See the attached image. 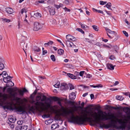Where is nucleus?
Segmentation results:
<instances>
[{
  "label": "nucleus",
  "instance_id": "nucleus-22",
  "mask_svg": "<svg viewBox=\"0 0 130 130\" xmlns=\"http://www.w3.org/2000/svg\"><path fill=\"white\" fill-rule=\"evenodd\" d=\"M41 16V14L38 12L35 13L34 15V17L36 18L40 17Z\"/></svg>",
  "mask_w": 130,
  "mask_h": 130
},
{
  "label": "nucleus",
  "instance_id": "nucleus-60",
  "mask_svg": "<svg viewBox=\"0 0 130 130\" xmlns=\"http://www.w3.org/2000/svg\"><path fill=\"white\" fill-rule=\"evenodd\" d=\"M97 12H98V13H102V14H103V11H102V10H98Z\"/></svg>",
  "mask_w": 130,
  "mask_h": 130
},
{
  "label": "nucleus",
  "instance_id": "nucleus-35",
  "mask_svg": "<svg viewBox=\"0 0 130 130\" xmlns=\"http://www.w3.org/2000/svg\"><path fill=\"white\" fill-rule=\"evenodd\" d=\"M92 27H93V28L96 31H98L99 30V27L95 26V25H93L92 26Z\"/></svg>",
  "mask_w": 130,
  "mask_h": 130
},
{
  "label": "nucleus",
  "instance_id": "nucleus-37",
  "mask_svg": "<svg viewBox=\"0 0 130 130\" xmlns=\"http://www.w3.org/2000/svg\"><path fill=\"white\" fill-rule=\"evenodd\" d=\"M60 86V83L59 82L57 83L56 84L54 85V86L56 88H58Z\"/></svg>",
  "mask_w": 130,
  "mask_h": 130
},
{
  "label": "nucleus",
  "instance_id": "nucleus-2",
  "mask_svg": "<svg viewBox=\"0 0 130 130\" xmlns=\"http://www.w3.org/2000/svg\"><path fill=\"white\" fill-rule=\"evenodd\" d=\"M98 112L101 113L102 115V118H101V115L98 114L95 112L89 111L88 115V117L91 118V120H87V121H88L91 123L93 121L94 123L91 124V125H95L100 128H103L105 127L108 128H112L110 129L109 130H115L113 129L114 128H118V126L115 124L113 123H111L105 125L103 122L100 121L101 120H110L112 122H116V121L114 120L116 118L115 116L112 114L109 115L108 116L109 117H106V116L103 114L104 112L102 111H99Z\"/></svg>",
  "mask_w": 130,
  "mask_h": 130
},
{
  "label": "nucleus",
  "instance_id": "nucleus-31",
  "mask_svg": "<svg viewBox=\"0 0 130 130\" xmlns=\"http://www.w3.org/2000/svg\"><path fill=\"white\" fill-rule=\"evenodd\" d=\"M52 99L55 101L60 100V99L59 98L57 97H53L52 98Z\"/></svg>",
  "mask_w": 130,
  "mask_h": 130
},
{
  "label": "nucleus",
  "instance_id": "nucleus-33",
  "mask_svg": "<svg viewBox=\"0 0 130 130\" xmlns=\"http://www.w3.org/2000/svg\"><path fill=\"white\" fill-rule=\"evenodd\" d=\"M4 68V64L0 62V70H2Z\"/></svg>",
  "mask_w": 130,
  "mask_h": 130
},
{
  "label": "nucleus",
  "instance_id": "nucleus-25",
  "mask_svg": "<svg viewBox=\"0 0 130 130\" xmlns=\"http://www.w3.org/2000/svg\"><path fill=\"white\" fill-rule=\"evenodd\" d=\"M111 4L110 3H107V4H106L105 6H104V7H106L108 9H110L111 10H112V9L109 8H110V7L111 6Z\"/></svg>",
  "mask_w": 130,
  "mask_h": 130
},
{
  "label": "nucleus",
  "instance_id": "nucleus-14",
  "mask_svg": "<svg viewBox=\"0 0 130 130\" xmlns=\"http://www.w3.org/2000/svg\"><path fill=\"white\" fill-rule=\"evenodd\" d=\"M69 99L70 100H73L76 98L75 93L74 92H72L69 96Z\"/></svg>",
  "mask_w": 130,
  "mask_h": 130
},
{
  "label": "nucleus",
  "instance_id": "nucleus-50",
  "mask_svg": "<svg viewBox=\"0 0 130 130\" xmlns=\"http://www.w3.org/2000/svg\"><path fill=\"white\" fill-rule=\"evenodd\" d=\"M26 11L24 9H22L21 10V13L22 14L23 13L26 12Z\"/></svg>",
  "mask_w": 130,
  "mask_h": 130
},
{
  "label": "nucleus",
  "instance_id": "nucleus-52",
  "mask_svg": "<svg viewBox=\"0 0 130 130\" xmlns=\"http://www.w3.org/2000/svg\"><path fill=\"white\" fill-rule=\"evenodd\" d=\"M53 43V42L52 41H50L48 42V45H51Z\"/></svg>",
  "mask_w": 130,
  "mask_h": 130
},
{
  "label": "nucleus",
  "instance_id": "nucleus-13",
  "mask_svg": "<svg viewBox=\"0 0 130 130\" xmlns=\"http://www.w3.org/2000/svg\"><path fill=\"white\" fill-rule=\"evenodd\" d=\"M68 88V85L67 84L63 83L61 84L60 89L62 90L67 89Z\"/></svg>",
  "mask_w": 130,
  "mask_h": 130
},
{
  "label": "nucleus",
  "instance_id": "nucleus-36",
  "mask_svg": "<svg viewBox=\"0 0 130 130\" xmlns=\"http://www.w3.org/2000/svg\"><path fill=\"white\" fill-rule=\"evenodd\" d=\"M46 99V97L45 95H43L42 96V98L41 99V101L42 102H43L45 101Z\"/></svg>",
  "mask_w": 130,
  "mask_h": 130
},
{
  "label": "nucleus",
  "instance_id": "nucleus-8",
  "mask_svg": "<svg viewBox=\"0 0 130 130\" xmlns=\"http://www.w3.org/2000/svg\"><path fill=\"white\" fill-rule=\"evenodd\" d=\"M12 96L10 98L12 101H16L17 103H20V102L19 101L20 98L17 97L18 95V93L16 92H14V93L11 94Z\"/></svg>",
  "mask_w": 130,
  "mask_h": 130
},
{
  "label": "nucleus",
  "instance_id": "nucleus-18",
  "mask_svg": "<svg viewBox=\"0 0 130 130\" xmlns=\"http://www.w3.org/2000/svg\"><path fill=\"white\" fill-rule=\"evenodd\" d=\"M8 78V77H4L3 78V80L4 82H5L6 83H7L9 81L10 82L13 84L11 86H13L14 85V83H12L11 81V80L10 79V80H8L7 79Z\"/></svg>",
  "mask_w": 130,
  "mask_h": 130
},
{
  "label": "nucleus",
  "instance_id": "nucleus-56",
  "mask_svg": "<svg viewBox=\"0 0 130 130\" xmlns=\"http://www.w3.org/2000/svg\"><path fill=\"white\" fill-rule=\"evenodd\" d=\"M11 127L12 128H14V123H13L12 124H11Z\"/></svg>",
  "mask_w": 130,
  "mask_h": 130
},
{
  "label": "nucleus",
  "instance_id": "nucleus-6",
  "mask_svg": "<svg viewBox=\"0 0 130 130\" xmlns=\"http://www.w3.org/2000/svg\"><path fill=\"white\" fill-rule=\"evenodd\" d=\"M116 121L120 124L121 125L118 127L120 129H124L126 127V124L128 122V120L125 119H124V121H123L122 119H119L117 118L116 119Z\"/></svg>",
  "mask_w": 130,
  "mask_h": 130
},
{
  "label": "nucleus",
  "instance_id": "nucleus-34",
  "mask_svg": "<svg viewBox=\"0 0 130 130\" xmlns=\"http://www.w3.org/2000/svg\"><path fill=\"white\" fill-rule=\"evenodd\" d=\"M51 58L53 61H55V57L54 55H51Z\"/></svg>",
  "mask_w": 130,
  "mask_h": 130
},
{
  "label": "nucleus",
  "instance_id": "nucleus-29",
  "mask_svg": "<svg viewBox=\"0 0 130 130\" xmlns=\"http://www.w3.org/2000/svg\"><path fill=\"white\" fill-rule=\"evenodd\" d=\"M37 92V91L35 90L33 92V93L31 95L30 97L31 98H34L35 95L36 94Z\"/></svg>",
  "mask_w": 130,
  "mask_h": 130
},
{
  "label": "nucleus",
  "instance_id": "nucleus-38",
  "mask_svg": "<svg viewBox=\"0 0 130 130\" xmlns=\"http://www.w3.org/2000/svg\"><path fill=\"white\" fill-rule=\"evenodd\" d=\"M67 103L68 104H71L72 105H74V102H73L70 101H68L67 102Z\"/></svg>",
  "mask_w": 130,
  "mask_h": 130
},
{
  "label": "nucleus",
  "instance_id": "nucleus-26",
  "mask_svg": "<svg viewBox=\"0 0 130 130\" xmlns=\"http://www.w3.org/2000/svg\"><path fill=\"white\" fill-rule=\"evenodd\" d=\"M20 130H26L27 128V126L26 125H24L23 126H21Z\"/></svg>",
  "mask_w": 130,
  "mask_h": 130
},
{
  "label": "nucleus",
  "instance_id": "nucleus-16",
  "mask_svg": "<svg viewBox=\"0 0 130 130\" xmlns=\"http://www.w3.org/2000/svg\"><path fill=\"white\" fill-rule=\"evenodd\" d=\"M107 66L108 69L111 70H113L114 69V67H115L116 66H113L111 64L108 63L107 64Z\"/></svg>",
  "mask_w": 130,
  "mask_h": 130
},
{
  "label": "nucleus",
  "instance_id": "nucleus-17",
  "mask_svg": "<svg viewBox=\"0 0 130 130\" xmlns=\"http://www.w3.org/2000/svg\"><path fill=\"white\" fill-rule=\"evenodd\" d=\"M7 91L9 94V97L10 98L12 96L11 94H13L14 93V92H15L12 91V89L9 88H8L7 89Z\"/></svg>",
  "mask_w": 130,
  "mask_h": 130
},
{
  "label": "nucleus",
  "instance_id": "nucleus-57",
  "mask_svg": "<svg viewBox=\"0 0 130 130\" xmlns=\"http://www.w3.org/2000/svg\"><path fill=\"white\" fill-rule=\"evenodd\" d=\"M54 6L57 9H58L59 8H60L58 5L55 4L54 5Z\"/></svg>",
  "mask_w": 130,
  "mask_h": 130
},
{
  "label": "nucleus",
  "instance_id": "nucleus-30",
  "mask_svg": "<svg viewBox=\"0 0 130 130\" xmlns=\"http://www.w3.org/2000/svg\"><path fill=\"white\" fill-rule=\"evenodd\" d=\"M2 20L4 22L9 23L11 21L10 20L5 18H3L2 19Z\"/></svg>",
  "mask_w": 130,
  "mask_h": 130
},
{
  "label": "nucleus",
  "instance_id": "nucleus-42",
  "mask_svg": "<svg viewBox=\"0 0 130 130\" xmlns=\"http://www.w3.org/2000/svg\"><path fill=\"white\" fill-rule=\"evenodd\" d=\"M123 32L125 36L127 37L128 36V34L125 31L123 30Z\"/></svg>",
  "mask_w": 130,
  "mask_h": 130
},
{
  "label": "nucleus",
  "instance_id": "nucleus-7",
  "mask_svg": "<svg viewBox=\"0 0 130 130\" xmlns=\"http://www.w3.org/2000/svg\"><path fill=\"white\" fill-rule=\"evenodd\" d=\"M108 32H107V34L108 37L111 39H112L113 41H116L117 39V34L115 33L114 31H112L110 30H108Z\"/></svg>",
  "mask_w": 130,
  "mask_h": 130
},
{
  "label": "nucleus",
  "instance_id": "nucleus-19",
  "mask_svg": "<svg viewBox=\"0 0 130 130\" xmlns=\"http://www.w3.org/2000/svg\"><path fill=\"white\" fill-rule=\"evenodd\" d=\"M67 75L69 77L72 79H76V76L74 75L73 74L68 73L67 74Z\"/></svg>",
  "mask_w": 130,
  "mask_h": 130
},
{
  "label": "nucleus",
  "instance_id": "nucleus-10",
  "mask_svg": "<svg viewBox=\"0 0 130 130\" xmlns=\"http://www.w3.org/2000/svg\"><path fill=\"white\" fill-rule=\"evenodd\" d=\"M41 28V25L37 22H35L34 24V30L37 31L40 29Z\"/></svg>",
  "mask_w": 130,
  "mask_h": 130
},
{
  "label": "nucleus",
  "instance_id": "nucleus-43",
  "mask_svg": "<svg viewBox=\"0 0 130 130\" xmlns=\"http://www.w3.org/2000/svg\"><path fill=\"white\" fill-rule=\"evenodd\" d=\"M79 24L81 25V27L83 29H85L86 28V27L84 25L82 24V23H79Z\"/></svg>",
  "mask_w": 130,
  "mask_h": 130
},
{
  "label": "nucleus",
  "instance_id": "nucleus-64",
  "mask_svg": "<svg viewBox=\"0 0 130 130\" xmlns=\"http://www.w3.org/2000/svg\"><path fill=\"white\" fill-rule=\"evenodd\" d=\"M86 13L87 15H90V13L89 11H86Z\"/></svg>",
  "mask_w": 130,
  "mask_h": 130
},
{
  "label": "nucleus",
  "instance_id": "nucleus-24",
  "mask_svg": "<svg viewBox=\"0 0 130 130\" xmlns=\"http://www.w3.org/2000/svg\"><path fill=\"white\" fill-rule=\"evenodd\" d=\"M116 98L118 100L120 101H122L123 99V97L120 95L117 96H116Z\"/></svg>",
  "mask_w": 130,
  "mask_h": 130
},
{
  "label": "nucleus",
  "instance_id": "nucleus-11",
  "mask_svg": "<svg viewBox=\"0 0 130 130\" xmlns=\"http://www.w3.org/2000/svg\"><path fill=\"white\" fill-rule=\"evenodd\" d=\"M48 9L50 15H53L55 14V11L54 8L52 7L51 6H49L48 7Z\"/></svg>",
  "mask_w": 130,
  "mask_h": 130
},
{
  "label": "nucleus",
  "instance_id": "nucleus-5",
  "mask_svg": "<svg viewBox=\"0 0 130 130\" xmlns=\"http://www.w3.org/2000/svg\"><path fill=\"white\" fill-rule=\"evenodd\" d=\"M66 39L67 40H66V42L67 45L69 47H71L74 48H75L76 47V46L71 41H75L76 38L73 36L68 35L66 36Z\"/></svg>",
  "mask_w": 130,
  "mask_h": 130
},
{
  "label": "nucleus",
  "instance_id": "nucleus-62",
  "mask_svg": "<svg viewBox=\"0 0 130 130\" xmlns=\"http://www.w3.org/2000/svg\"><path fill=\"white\" fill-rule=\"evenodd\" d=\"M105 11L106 12V13L108 14V15H111V14L110 13H109V11H107L106 10H105Z\"/></svg>",
  "mask_w": 130,
  "mask_h": 130
},
{
  "label": "nucleus",
  "instance_id": "nucleus-54",
  "mask_svg": "<svg viewBox=\"0 0 130 130\" xmlns=\"http://www.w3.org/2000/svg\"><path fill=\"white\" fill-rule=\"evenodd\" d=\"M97 87L98 88H101L103 87V86L101 84H99L98 85H96Z\"/></svg>",
  "mask_w": 130,
  "mask_h": 130
},
{
  "label": "nucleus",
  "instance_id": "nucleus-53",
  "mask_svg": "<svg viewBox=\"0 0 130 130\" xmlns=\"http://www.w3.org/2000/svg\"><path fill=\"white\" fill-rule=\"evenodd\" d=\"M119 84V82L118 81H116L113 84V86H115Z\"/></svg>",
  "mask_w": 130,
  "mask_h": 130
},
{
  "label": "nucleus",
  "instance_id": "nucleus-63",
  "mask_svg": "<svg viewBox=\"0 0 130 130\" xmlns=\"http://www.w3.org/2000/svg\"><path fill=\"white\" fill-rule=\"evenodd\" d=\"M92 10H93V11L94 12H97L98 11V10H97L96 9H95L94 8H92Z\"/></svg>",
  "mask_w": 130,
  "mask_h": 130
},
{
  "label": "nucleus",
  "instance_id": "nucleus-3",
  "mask_svg": "<svg viewBox=\"0 0 130 130\" xmlns=\"http://www.w3.org/2000/svg\"><path fill=\"white\" fill-rule=\"evenodd\" d=\"M42 95H40L37 96L36 98V101L32 100L30 101V103L33 105L29 107V111L33 112L35 110L38 111L40 112H42L45 109L42 106H44V104L39 101L41 98Z\"/></svg>",
  "mask_w": 130,
  "mask_h": 130
},
{
  "label": "nucleus",
  "instance_id": "nucleus-12",
  "mask_svg": "<svg viewBox=\"0 0 130 130\" xmlns=\"http://www.w3.org/2000/svg\"><path fill=\"white\" fill-rule=\"evenodd\" d=\"M9 122H8L10 125L11 124V123L14 122L16 121V119L15 118H13L12 116H10L9 118Z\"/></svg>",
  "mask_w": 130,
  "mask_h": 130
},
{
  "label": "nucleus",
  "instance_id": "nucleus-58",
  "mask_svg": "<svg viewBox=\"0 0 130 130\" xmlns=\"http://www.w3.org/2000/svg\"><path fill=\"white\" fill-rule=\"evenodd\" d=\"M125 22L127 24L129 25L130 24V23H129L127 21V20L126 19H125Z\"/></svg>",
  "mask_w": 130,
  "mask_h": 130
},
{
  "label": "nucleus",
  "instance_id": "nucleus-41",
  "mask_svg": "<svg viewBox=\"0 0 130 130\" xmlns=\"http://www.w3.org/2000/svg\"><path fill=\"white\" fill-rule=\"evenodd\" d=\"M69 86L70 87V89L71 90L74 89V86L72 84H70L69 85Z\"/></svg>",
  "mask_w": 130,
  "mask_h": 130
},
{
  "label": "nucleus",
  "instance_id": "nucleus-45",
  "mask_svg": "<svg viewBox=\"0 0 130 130\" xmlns=\"http://www.w3.org/2000/svg\"><path fill=\"white\" fill-rule=\"evenodd\" d=\"M77 30H78L79 31L81 32L82 34H84V32L80 28H77Z\"/></svg>",
  "mask_w": 130,
  "mask_h": 130
},
{
  "label": "nucleus",
  "instance_id": "nucleus-40",
  "mask_svg": "<svg viewBox=\"0 0 130 130\" xmlns=\"http://www.w3.org/2000/svg\"><path fill=\"white\" fill-rule=\"evenodd\" d=\"M107 3V2L101 1L100 2V3L101 5H104Z\"/></svg>",
  "mask_w": 130,
  "mask_h": 130
},
{
  "label": "nucleus",
  "instance_id": "nucleus-21",
  "mask_svg": "<svg viewBox=\"0 0 130 130\" xmlns=\"http://www.w3.org/2000/svg\"><path fill=\"white\" fill-rule=\"evenodd\" d=\"M59 126L57 124H53L51 127V128L52 129H54L57 128H58Z\"/></svg>",
  "mask_w": 130,
  "mask_h": 130
},
{
  "label": "nucleus",
  "instance_id": "nucleus-4",
  "mask_svg": "<svg viewBox=\"0 0 130 130\" xmlns=\"http://www.w3.org/2000/svg\"><path fill=\"white\" fill-rule=\"evenodd\" d=\"M8 98L7 95L6 94H2L0 93V105L3 106L4 108L8 109H12L13 105L15 106L12 101L9 102L6 101Z\"/></svg>",
  "mask_w": 130,
  "mask_h": 130
},
{
  "label": "nucleus",
  "instance_id": "nucleus-61",
  "mask_svg": "<svg viewBox=\"0 0 130 130\" xmlns=\"http://www.w3.org/2000/svg\"><path fill=\"white\" fill-rule=\"evenodd\" d=\"M88 94V93H86L84 94L83 95V96L84 97H85L86 95H87Z\"/></svg>",
  "mask_w": 130,
  "mask_h": 130
},
{
  "label": "nucleus",
  "instance_id": "nucleus-28",
  "mask_svg": "<svg viewBox=\"0 0 130 130\" xmlns=\"http://www.w3.org/2000/svg\"><path fill=\"white\" fill-rule=\"evenodd\" d=\"M33 50L34 51L37 52H39L40 50L39 48L37 46H34L33 48Z\"/></svg>",
  "mask_w": 130,
  "mask_h": 130
},
{
  "label": "nucleus",
  "instance_id": "nucleus-48",
  "mask_svg": "<svg viewBox=\"0 0 130 130\" xmlns=\"http://www.w3.org/2000/svg\"><path fill=\"white\" fill-rule=\"evenodd\" d=\"M64 3L66 5H68L69 4V1L65 0L64 2Z\"/></svg>",
  "mask_w": 130,
  "mask_h": 130
},
{
  "label": "nucleus",
  "instance_id": "nucleus-39",
  "mask_svg": "<svg viewBox=\"0 0 130 130\" xmlns=\"http://www.w3.org/2000/svg\"><path fill=\"white\" fill-rule=\"evenodd\" d=\"M63 9L64 10L65 12H70L71 11V10L69 9H68L66 7H65V8H63Z\"/></svg>",
  "mask_w": 130,
  "mask_h": 130
},
{
  "label": "nucleus",
  "instance_id": "nucleus-1",
  "mask_svg": "<svg viewBox=\"0 0 130 130\" xmlns=\"http://www.w3.org/2000/svg\"><path fill=\"white\" fill-rule=\"evenodd\" d=\"M61 100L58 101V104L59 105L60 108L58 111L61 112L62 114L66 117L68 118L71 122L78 124H83L87 121V120H91V118L88 117L89 111L86 110H82L79 112H77L79 116H75V111L76 109H68L67 110L63 106L61 102Z\"/></svg>",
  "mask_w": 130,
  "mask_h": 130
},
{
  "label": "nucleus",
  "instance_id": "nucleus-55",
  "mask_svg": "<svg viewBox=\"0 0 130 130\" xmlns=\"http://www.w3.org/2000/svg\"><path fill=\"white\" fill-rule=\"evenodd\" d=\"M47 53V51L46 50H43V54L44 55L45 54Z\"/></svg>",
  "mask_w": 130,
  "mask_h": 130
},
{
  "label": "nucleus",
  "instance_id": "nucleus-59",
  "mask_svg": "<svg viewBox=\"0 0 130 130\" xmlns=\"http://www.w3.org/2000/svg\"><path fill=\"white\" fill-rule=\"evenodd\" d=\"M90 96L91 99H93L94 97V95L93 94H91Z\"/></svg>",
  "mask_w": 130,
  "mask_h": 130
},
{
  "label": "nucleus",
  "instance_id": "nucleus-44",
  "mask_svg": "<svg viewBox=\"0 0 130 130\" xmlns=\"http://www.w3.org/2000/svg\"><path fill=\"white\" fill-rule=\"evenodd\" d=\"M85 72L83 71H80L79 73V75L80 76H82Z\"/></svg>",
  "mask_w": 130,
  "mask_h": 130
},
{
  "label": "nucleus",
  "instance_id": "nucleus-9",
  "mask_svg": "<svg viewBox=\"0 0 130 130\" xmlns=\"http://www.w3.org/2000/svg\"><path fill=\"white\" fill-rule=\"evenodd\" d=\"M15 105H16V104H15ZM15 106V109L17 112H21V113H24L26 112L25 108L22 106H20L17 107L13 105L12 106Z\"/></svg>",
  "mask_w": 130,
  "mask_h": 130
},
{
  "label": "nucleus",
  "instance_id": "nucleus-49",
  "mask_svg": "<svg viewBox=\"0 0 130 130\" xmlns=\"http://www.w3.org/2000/svg\"><path fill=\"white\" fill-rule=\"evenodd\" d=\"M74 74L75 76L76 77L78 76L79 75V72H74Z\"/></svg>",
  "mask_w": 130,
  "mask_h": 130
},
{
  "label": "nucleus",
  "instance_id": "nucleus-51",
  "mask_svg": "<svg viewBox=\"0 0 130 130\" xmlns=\"http://www.w3.org/2000/svg\"><path fill=\"white\" fill-rule=\"evenodd\" d=\"M92 75L89 74H88L87 75L86 77L87 78H90L91 77Z\"/></svg>",
  "mask_w": 130,
  "mask_h": 130
},
{
  "label": "nucleus",
  "instance_id": "nucleus-32",
  "mask_svg": "<svg viewBox=\"0 0 130 130\" xmlns=\"http://www.w3.org/2000/svg\"><path fill=\"white\" fill-rule=\"evenodd\" d=\"M17 90L18 91V92L19 93V95H23L24 94V91L23 90H19L17 89Z\"/></svg>",
  "mask_w": 130,
  "mask_h": 130
},
{
  "label": "nucleus",
  "instance_id": "nucleus-23",
  "mask_svg": "<svg viewBox=\"0 0 130 130\" xmlns=\"http://www.w3.org/2000/svg\"><path fill=\"white\" fill-rule=\"evenodd\" d=\"M58 54L60 55H62L64 53V51L62 49H59L57 51Z\"/></svg>",
  "mask_w": 130,
  "mask_h": 130
},
{
  "label": "nucleus",
  "instance_id": "nucleus-47",
  "mask_svg": "<svg viewBox=\"0 0 130 130\" xmlns=\"http://www.w3.org/2000/svg\"><path fill=\"white\" fill-rule=\"evenodd\" d=\"M109 58L110 59L113 60L115 58V57L114 55H111Z\"/></svg>",
  "mask_w": 130,
  "mask_h": 130
},
{
  "label": "nucleus",
  "instance_id": "nucleus-46",
  "mask_svg": "<svg viewBox=\"0 0 130 130\" xmlns=\"http://www.w3.org/2000/svg\"><path fill=\"white\" fill-rule=\"evenodd\" d=\"M23 123V121H18L17 123L19 125L22 124Z\"/></svg>",
  "mask_w": 130,
  "mask_h": 130
},
{
  "label": "nucleus",
  "instance_id": "nucleus-15",
  "mask_svg": "<svg viewBox=\"0 0 130 130\" xmlns=\"http://www.w3.org/2000/svg\"><path fill=\"white\" fill-rule=\"evenodd\" d=\"M6 12L8 13L11 14L13 13V9L10 8H6Z\"/></svg>",
  "mask_w": 130,
  "mask_h": 130
},
{
  "label": "nucleus",
  "instance_id": "nucleus-20",
  "mask_svg": "<svg viewBox=\"0 0 130 130\" xmlns=\"http://www.w3.org/2000/svg\"><path fill=\"white\" fill-rule=\"evenodd\" d=\"M45 103L46 104V107H45V105H44V106H42L43 107L45 108L44 110L43 111H45L47 110L48 108L50 107L51 106V105L49 103L46 102H45Z\"/></svg>",
  "mask_w": 130,
  "mask_h": 130
},
{
  "label": "nucleus",
  "instance_id": "nucleus-27",
  "mask_svg": "<svg viewBox=\"0 0 130 130\" xmlns=\"http://www.w3.org/2000/svg\"><path fill=\"white\" fill-rule=\"evenodd\" d=\"M50 114H45L43 115L42 116V117L44 118H48L50 117Z\"/></svg>",
  "mask_w": 130,
  "mask_h": 130
}]
</instances>
